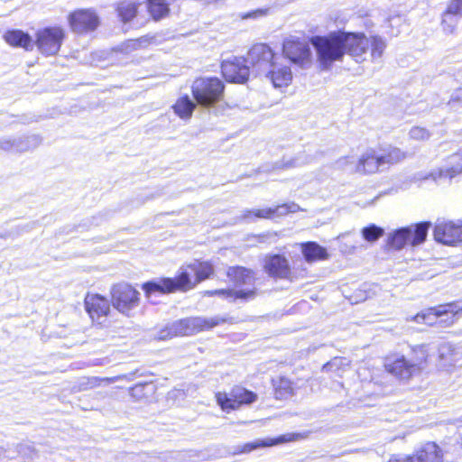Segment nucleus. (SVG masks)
Returning <instances> with one entry per match:
<instances>
[{"mask_svg":"<svg viewBox=\"0 0 462 462\" xmlns=\"http://www.w3.org/2000/svg\"><path fill=\"white\" fill-rule=\"evenodd\" d=\"M276 233L266 232L255 236V238L257 239L258 243L263 244L274 242L276 240Z\"/></svg>","mask_w":462,"mask_h":462,"instance_id":"obj_45","label":"nucleus"},{"mask_svg":"<svg viewBox=\"0 0 462 462\" xmlns=\"http://www.w3.org/2000/svg\"><path fill=\"white\" fill-rule=\"evenodd\" d=\"M213 267L208 262H194L180 269L175 278H157L143 284L147 297L152 293H172L177 291H187L197 283L212 274Z\"/></svg>","mask_w":462,"mask_h":462,"instance_id":"obj_2","label":"nucleus"},{"mask_svg":"<svg viewBox=\"0 0 462 462\" xmlns=\"http://www.w3.org/2000/svg\"><path fill=\"white\" fill-rule=\"evenodd\" d=\"M216 400L221 409L228 412L242 405L254 402L257 400V394L242 386H235L229 393H216Z\"/></svg>","mask_w":462,"mask_h":462,"instance_id":"obj_7","label":"nucleus"},{"mask_svg":"<svg viewBox=\"0 0 462 462\" xmlns=\"http://www.w3.org/2000/svg\"><path fill=\"white\" fill-rule=\"evenodd\" d=\"M388 462H415L412 455H393Z\"/></svg>","mask_w":462,"mask_h":462,"instance_id":"obj_46","label":"nucleus"},{"mask_svg":"<svg viewBox=\"0 0 462 462\" xmlns=\"http://www.w3.org/2000/svg\"><path fill=\"white\" fill-rule=\"evenodd\" d=\"M380 196H381V194L376 196V197H374V199L372 200L371 204H373Z\"/></svg>","mask_w":462,"mask_h":462,"instance_id":"obj_51","label":"nucleus"},{"mask_svg":"<svg viewBox=\"0 0 462 462\" xmlns=\"http://www.w3.org/2000/svg\"><path fill=\"white\" fill-rule=\"evenodd\" d=\"M98 381L99 380L97 377L81 378L79 382V390L86 391L88 389H92L97 385Z\"/></svg>","mask_w":462,"mask_h":462,"instance_id":"obj_41","label":"nucleus"},{"mask_svg":"<svg viewBox=\"0 0 462 462\" xmlns=\"http://www.w3.org/2000/svg\"><path fill=\"white\" fill-rule=\"evenodd\" d=\"M411 356L409 357L412 363L417 365V373L421 370V364L427 360L429 356L428 346L419 345L411 348Z\"/></svg>","mask_w":462,"mask_h":462,"instance_id":"obj_34","label":"nucleus"},{"mask_svg":"<svg viewBox=\"0 0 462 462\" xmlns=\"http://www.w3.org/2000/svg\"><path fill=\"white\" fill-rule=\"evenodd\" d=\"M455 348L452 344L448 342H443L439 346V356L440 359L446 358L448 356H450L453 354Z\"/></svg>","mask_w":462,"mask_h":462,"instance_id":"obj_43","label":"nucleus"},{"mask_svg":"<svg viewBox=\"0 0 462 462\" xmlns=\"http://www.w3.org/2000/svg\"><path fill=\"white\" fill-rule=\"evenodd\" d=\"M265 14V11L263 9H257L253 12H249L244 15V18H256L258 16H262Z\"/></svg>","mask_w":462,"mask_h":462,"instance_id":"obj_48","label":"nucleus"},{"mask_svg":"<svg viewBox=\"0 0 462 462\" xmlns=\"http://www.w3.org/2000/svg\"><path fill=\"white\" fill-rule=\"evenodd\" d=\"M3 38L6 43L13 47H21L26 51H32L33 49L32 37L29 33L22 30H8L4 33Z\"/></svg>","mask_w":462,"mask_h":462,"instance_id":"obj_23","label":"nucleus"},{"mask_svg":"<svg viewBox=\"0 0 462 462\" xmlns=\"http://www.w3.org/2000/svg\"><path fill=\"white\" fill-rule=\"evenodd\" d=\"M71 30L76 33L95 31L100 23L99 16L93 9H79L69 15Z\"/></svg>","mask_w":462,"mask_h":462,"instance_id":"obj_13","label":"nucleus"},{"mask_svg":"<svg viewBox=\"0 0 462 462\" xmlns=\"http://www.w3.org/2000/svg\"><path fill=\"white\" fill-rule=\"evenodd\" d=\"M430 226V222L424 221L415 226L401 227L389 235L388 245L397 250L403 248L407 244L412 246L419 245L426 240Z\"/></svg>","mask_w":462,"mask_h":462,"instance_id":"obj_6","label":"nucleus"},{"mask_svg":"<svg viewBox=\"0 0 462 462\" xmlns=\"http://www.w3.org/2000/svg\"><path fill=\"white\" fill-rule=\"evenodd\" d=\"M415 462H443L442 449L435 442H428L412 454Z\"/></svg>","mask_w":462,"mask_h":462,"instance_id":"obj_22","label":"nucleus"},{"mask_svg":"<svg viewBox=\"0 0 462 462\" xmlns=\"http://www.w3.org/2000/svg\"><path fill=\"white\" fill-rule=\"evenodd\" d=\"M226 274L230 281L237 287L253 285L255 281L253 270L243 266L229 267Z\"/></svg>","mask_w":462,"mask_h":462,"instance_id":"obj_25","label":"nucleus"},{"mask_svg":"<svg viewBox=\"0 0 462 462\" xmlns=\"http://www.w3.org/2000/svg\"><path fill=\"white\" fill-rule=\"evenodd\" d=\"M263 267L271 277L284 279L291 274L289 261L279 254L266 255Z\"/></svg>","mask_w":462,"mask_h":462,"instance_id":"obj_18","label":"nucleus"},{"mask_svg":"<svg viewBox=\"0 0 462 462\" xmlns=\"http://www.w3.org/2000/svg\"><path fill=\"white\" fill-rule=\"evenodd\" d=\"M292 393L291 383L289 380L281 379L279 384L275 387L276 399H286Z\"/></svg>","mask_w":462,"mask_h":462,"instance_id":"obj_37","label":"nucleus"},{"mask_svg":"<svg viewBox=\"0 0 462 462\" xmlns=\"http://www.w3.org/2000/svg\"><path fill=\"white\" fill-rule=\"evenodd\" d=\"M116 11L120 19L127 23L136 16L137 5L133 1L125 0L118 4Z\"/></svg>","mask_w":462,"mask_h":462,"instance_id":"obj_32","label":"nucleus"},{"mask_svg":"<svg viewBox=\"0 0 462 462\" xmlns=\"http://www.w3.org/2000/svg\"><path fill=\"white\" fill-rule=\"evenodd\" d=\"M462 173V151H459L448 157V162L446 166L439 168L430 173L420 177L421 180L432 179L434 181H439L442 179L451 180L457 174Z\"/></svg>","mask_w":462,"mask_h":462,"instance_id":"obj_17","label":"nucleus"},{"mask_svg":"<svg viewBox=\"0 0 462 462\" xmlns=\"http://www.w3.org/2000/svg\"><path fill=\"white\" fill-rule=\"evenodd\" d=\"M277 60L273 50L265 43L254 45L247 54V60L251 64L252 72L256 76H263L266 71H270L273 64Z\"/></svg>","mask_w":462,"mask_h":462,"instance_id":"obj_8","label":"nucleus"},{"mask_svg":"<svg viewBox=\"0 0 462 462\" xmlns=\"http://www.w3.org/2000/svg\"><path fill=\"white\" fill-rule=\"evenodd\" d=\"M248 60L244 57H233L222 61L221 71L226 81L245 83L250 75Z\"/></svg>","mask_w":462,"mask_h":462,"instance_id":"obj_12","label":"nucleus"},{"mask_svg":"<svg viewBox=\"0 0 462 462\" xmlns=\"http://www.w3.org/2000/svg\"><path fill=\"white\" fill-rule=\"evenodd\" d=\"M282 52L292 63L300 65L309 62L311 58V51L308 42L292 36L284 40Z\"/></svg>","mask_w":462,"mask_h":462,"instance_id":"obj_14","label":"nucleus"},{"mask_svg":"<svg viewBox=\"0 0 462 462\" xmlns=\"http://www.w3.org/2000/svg\"><path fill=\"white\" fill-rule=\"evenodd\" d=\"M226 321V319L218 316L213 318L197 317L180 319L172 323L171 327H167L161 330L159 332L158 338L164 340L173 336L189 335L193 331V329L202 330L205 328H212L219 324L225 323Z\"/></svg>","mask_w":462,"mask_h":462,"instance_id":"obj_5","label":"nucleus"},{"mask_svg":"<svg viewBox=\"0 0 462 462\" xmlns=\"http://www.w3.org/2000/svg\"><path fill=\"white\" fill-rule=\"evenodd\" d=\"M369 49L371 50V57L374 61L380 60L386 48L385 41L377 35L368 38Z\"/></svg>","mask_w":462,"mask_h":462,"instance_id":"obj_33","label":"nucleus"},{"mask_svg":"<svg viewBox=\"0 0 462 462\" xmlns=\"http://www.w3.org/2000/svg\"><path fill=\"white\" fill-rule=\"evenodd\" d=\"M305 162L300 160V158H293L287 161L282 160V162H277L274 164L275 169H291L294 167L300 166L304 164Z\"/></svg>","mask_w":462,"mask_h":462,"instance_id":"obj_40","label":"nucleus"},{"mask_svg":"<svg viewBox=\"0 0 462 462\" xmlns=\"http://www.w3.org/2000/svg\"><path fill=\"white\" fill-rule=\"evenodd\" d=\"M452 14L458 16L460 19L462 18V0H451L448 7L446 9Z\"/></svg>","mask_w":462,"mask_h":462,"instance_id":"obj_42","label":"nucleus"},{"mask_svg":"<svg viewBox=\"0 0 462 462\" xmlns=\"http://www.w3.org/2000/svg\"><path fill=\"white\" fill-rule=\"evenodd\" d=\"M382 171L396 164L405 158V152L397 147L388 146L378 152Z\"/></svg>","mask_w":462,"mask_h":462,"instance_id":"obj_27","label":"nucleus"},{"mask_svg":"<svg viewBox=\"0 0 462 462\" xmlns=\"http://www.w3.org/2000/svg\"><path fill=\"white\" fill-rule=\"evenodd\" d=\"M434 239L446 245L462 242V222L438 220L433 229Z\"/></svg>","mask_w":462,"mask_h":462,"instance_id":"obj_11","label":"nucleus"},{"mask_svg":"<svg viewBox=\"0 0 462 462\" xmlns=\"http://www.w3.org/2000/svg\"><path fill=\"white\" fill-rule=\"evenodd\" d=\"M301 252L308 263L322 261L328 258L327 249L316 242H306L301 244Z\"/></svg>","mask_w":462,"mask_h":462,"instance_id":"obj_28","label":"nucleus"},{"mask_svg":"<svg viewBox=\"0 0 462 462\" xmlns=\"http://www.w3.org/2000/svg\"><path fill=\"white\" fill-rule=\"evenodd\" d=\"M458 103L462 106V88L457 89L453 95L452 99L449 100V104Z\"/></svg>","mask_w":462,"mask_h":462,"instance_id":"obj_47","label":"nucleus"},{"mask_svg":"<svg viewBox=\"0 0 462 462\" xmlns=\"http://www.w3.org/2000/svg\"><path fill=\"white\" fill-rule=\"evenodd\" d=\"M192 95L197 104L209 107L223 97L224 83L216 77L197 79L191 87Z\"/></svg>","mask_w":462,"mask_h":462,"instance_id":"obj_4","label":"nucleus"},{"mask_svg":"<svg viewBox=\"0 0 462 462\" xmlns=\"http://www.w3.org/2000/svg\"><path fill=\"white\" fill-rule=\"evenodd\" d=\"M142 387H143V385H135V386L133 388V392H136V391L140 390Z\"/></svg>","mask_w":462,"mask_h":462,"instance_id":"obj_50","label":"nucleus"},{"mask_svg":"<svg viewBox=\"0 0 462 462\" xmlns=\"http://www.w3.org/2000/svg\"><path fill=\"white\" fill-rule=\"evenodd\" d=\"M300 210V206L296 203H285L279 205L275 208H266L262 209H246L239 217L240 220L254 221L255 218H273L277 216H284L290 212H297Z\"/></svg>","mask_w":462,"mask_h":462,"instance_id":"obj_15","label":"nucleus"},{"mask_svg":"<svg viewBox=\"0 0 462 462\" xmlns=\"http://www.w3.org/2000/svg\"><path fill=\"white\" fill-rule=\"evenodd\" d=\"M310 43L317 52L322 70H328L334 62L341 61L345 54L357 62L364 61L370 44L364 32L345 31L330 32L326 36H313Z\"/></svg>","mask_w":462,"mask_h":462,"instance_id":"obj_1","label":"nucleus"},{"mask_svg":"<svg viewBox=\"0 0 462 462\" xmlns=\"http://www.w3.org/2000/svg\"><path fill=\"white\" fill-rule=\"evenodd\" d=\"M460 311H462V303L450 302L422 310L411 319L419 324L429 326L439 324L440 327L447 328L454 324L455 316Z\"/></svg>","mask_w":462,"mask_h":462,"instance_id":"obj_3","label":"nucleus"},{"mask_svg":"<svg viewBox=\"0 0 462 462\" xmlns=\"http://www.w3.org/2000/svg\"><path fill=\"white\" fill-rule=\"evenodd\" d=\"M263 76L272 82L274 88L288 86L292 79L291 68L279 64L278 61L273 63L270 71H266Z\"/></svg>","mask_w":462,"mask_h":462,"instance_id":"obj_20","label":"nucleus"},{"mask_svg":"<svg viewBox=\"0 0 462 462\" xmlns=\"http://www.w3.org/2000/svg\"><path fill=\"white\" fill-rule=\"evenodd\" d=\"M409 136L416 141H426L430 137V133L424 127L413 126L409 132Z\"/></svg>","mask_w":462,"mask_h":462,"instance_id":"obj_39","label":"nucleus"},{"mask_svg":"<svg viewBox=\"0 0 462 462\" xmlns=\"http://www.w3.org/2000/svg\"><path fill=\"white\" fill-rule=\"evenodd\" d=\"M460 18L455 14H452L448 11H445L442 14V28L447 33H453L458 23Z\"/></svg>","mask_w":462,"mask_h":462,"instance_id":"obj_36","label":"nucleus"},{"mask_svg":"<svg viewBox=\"0 0 462 462\" xmlns=\"http://www.w3.org/2000/svg\"><path fill=\"white\" fill-rule=\"evenodd\" d=\"M195 107L196 104L187 95L180 97L172 106L174 113L184 120L191 117Z\"/></svg>","mask_w":462,"mask_h":462,"instance_id":"obj_30","label":"nucleus"},{"mask_svg":"<svg viewBox=\"0 0 462 462\" xmlns=\"http://www.w3.org/2000/svg\"><path fill=\"white\" fill-rule=\"evenodd\" d=\"M363 238L370 243H374L377 241L380 237H382L384 234L383 228L371 224L365 227H364L361 231Z\"/></svg>","mask_w":462,"mask_h":462,"instance_id":"obj_35","label":"nucleus"},{"mask_svg":"<svg viewBox=\"0 0 462 462\" xmlns=\"http://www.w3.org/2000/svg\"><path fill=\"white\" fill-rule=\"evenodd\" d=\"M384 366L388 373L402 380L410 379L412 375L417 374L416 363H412L410 358L404 356H395L386 358Z\"/></svg>","mask_w":462,"mask_h":462,"instance_id":"obj_16","label":"nucleus"},{"mask_svg":"<svg viewBox=\"0 0 462 462\" xmlns=\"http://www.w3.org/2000/svg\"><path fill=\"white\" fill-rule=\"evenodd\" d=\"M296 436L297 435H294V434H286V435H281L277 439H271L270 441L255 440V441L245 444L238 452L239 453H249V452H251L258 448H261V447H269V446H273V445H275L278 443L292 441L296 439Z\"/></svg>","mask_w":462,"mask_h":462,"instance_id":"obj_29","label":"nucleus"},{"mask_svg":"<svg viewBox=\"0 0 462 462\" xmlns=\"http://www.w3.org/2000/svg\"><path fill=\"white\" fill-rule=\"evenodd\" d=\"M40 143L38 136L32 135L24 140H12L9 138L0 139V149L4 151L23 152L31 147L36 146Z\"/></svg>","mask_w":462,"mask_h":462,"instance_id":"obj_26","label":"nucleus"},{"mask_svg":"<svg viewBox=\"0 0 462 462\" xmlns=\"http://www.w3.org/2000/svg\"><path fill=\"white\" fill-rule=\"evenodd\" d=\"M179 457H180V454H179V453H171V457L165 458L164 461H166V462H172V461L183 462L184 459H182V458H180Z\"/></svg>","mask_w":462,"mask_h":462,"instance_id":"obj_49","label":"nucleus"},{"mask_svg":"<svg viewBox=\"0 0 462 462\" xmlns=\"http://www.w3.org/2000/svg\"><path fill=\"white\" fill-rule=\"evenodd\" d=\"M85 309L93 321L101 323L100 319L107 316L110 305L106 298L98 294H88L85 298Z\"/></svg>","mask_w":462,"mask_h":462,"instance_id":"obj_19","label":"nucleus"},{"mask_svg":"<svg viewBox=\"0 0 462 462\" xmlns=\"http://www.w3.org/2000/svg\"><path fill=\"white\" fill-rule=\"evenodd\" d=\"M111 295L113 306L118 311L127 316L129 311L137 306L139 300V292L126 283L114 285Z\"/></svg>","mask_w":462,"mask_h":462,"instance_id":"obj_10","label":"nucleus"},{"mask_svg":"<svg viewBox=\"0 0 462 462\" xmlns=\"http://www.w3.org/2000/svg\"><path fill=\"white\" fill-rule=\"evenodd\" d=\"M65 37L62 28L45 27L36 32L35 44L39 51L45 56H52L58 53Z\"/></svg>","mask_w":462,"mask_h":462,"instance_id":"obj_9","label":"nucleus"},{"mask_svg":"<svg viewBox=\"0 0 462 462\" xmlns=\"http://www.w3.org/2000/svg\"><path fill=\"white\" fill-rule=\"evenodd\" d=\"M356 165L357 162L356 161L354 156L342 157L336 162L337 168L344 171H348L350 172L356 171Z\"/></svg>","mask_w":462,"mask_h":462,"instance_id":"obj_38","label":"nucleus"},{"mask_svg":"<svg viewBox=\"0 0 462 462\" xmlns=\"http://www.w3.org/2000/svg\"><path fill=\"white\" fill-rule=\"evenodd\" d=\"M18 452L23 456L26 457H33L35 453V448L32 444L29 443H23L20 444L18 447Z\"/></svg>","mask_w":462,"mask_h":462,"instance_id":"obj_44","label":"nucleus"},{"mask_svg":"<svg viewBox=\"0 0 462 462\" xmlns=\"http://www.w3.org/2000/svg\"><path fill=\"white\" fill-rule=\"evenodd\" d=\"M147 8L155 21L161 20L170 12L169 5L165 0H147Z\"/></svg>","mask_w":462,"mask_h":462,"instance_id":"obj_31","label":"nucleus"},{"mask_svg":"<svg viewBox=\"0 0 462 462\" xmlns=\"http://www.w3.org/2000/svg\"><path fill=\"white\" fill-rule=\"evenodd\" d=\"M356 171L365 173H374L382 171L378 152L374 149L366 150L359 158Z\"/></svg>","mask_w":462,"mask_h":462,"instance_id":"obj_24","label":"nucleus"},{"mask_svg":"<svg viewBox=\"0 0 462 462\" xmlns=\"http://www.w3.org/2000/svg\"><path fill=\"white\" fill-rule=\"evenodd\" d=\"M206 295L214 296L217 295L222 298L228 300L229 301H236L240 300L242 301H248L256 296L255 288L252 289H221V290H214V291H207L205 292Z\"/></svg>","mask_w":462,"mask_h":462,"instance_id":"obj_21","label":"nucleus"}]
</instances>
